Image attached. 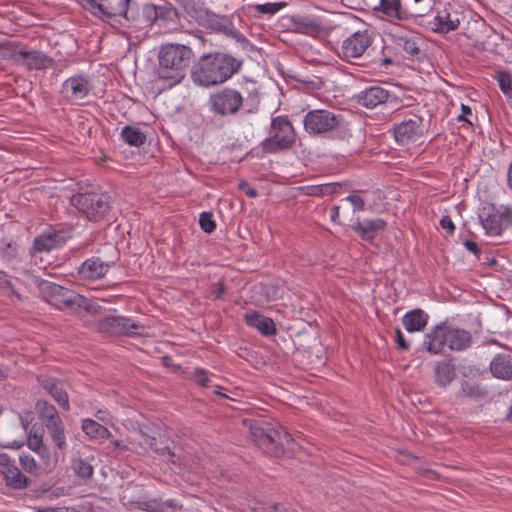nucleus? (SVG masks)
<instances>
[{"instance_id": "obj_11", "label": "nucleus", "mask_w": 512, "mask_h": 512, "mask_svg": "<svg viewBox=\"0 0 512 512\" xmlns=\"http://www.w3.org/2000/svg\"><path fill=\"white\" fill-rule=\"evenodd\" d=\"M141 441L139 442L141 447L144 449L150 448L159 456L163 457L167 462L171 463L173 467L171 469L179 472L183 469H192V465L188 463L185 456L176 455L175 452L171 451L168 444L165 441L159 440L154 436H150L144 432H140Z\"/></svg>"}, {"instance_id": "obj_32", "label": "nucleus", "mask_w": 512, "mask_h": 512, "mask_svg": "<svg viewBox=\"0 0 512 512\" xmlns=\"http://www.w3.org/2000/svg\"><path fill=\"white\" fill-rule=\"evenodd\" d=\"M380 10L390 19L405 20L410 16L401 0H380Z\"/></svg>"}, {"instance_id": "obj_59", "label": "nucleus", "mask_w": 512, "mask_h": 512, "mask_svg": "<svg viewBox=\"0 0 512 512\" xmlns=\"http://www.w3.org/2000/svg\"><path fill=\"white\" fill-rule=\"evenodd\" d=\"M379 62L381 66H387L388 64H391L392 61L390 58H381L379 59Z\"/></svg>"}, {"instance_id": "obj_4", "label": "nucleus", "mask_w": 512, "mask_h": 512, "mask_svg": "<svg viewBox=\"0 0 512 512\" xmlns=\"http://www.w3.org/2000/svg\"><path fill=\"white\" fill-rule=\"evenodd\" d=\"M297 141L296 130L287 115L271 118L268 136L261 142L263 152L277 154L291 150Z\"/></svg>"}, {"instance_id": "obj_58", "label": "nucleus", "mask_w": 512, "mask_h": 512, "mask_svg": "<svg viewBox=\"0 0 512 512\" xmlns=\"http://www.w3.org/2000/svg\"><path fill=\"white\" fill-rule=\"evenodd\" d=\"M213 392L214 394L222 396L224 398L227 397V395L222 392V388L220 386H215Z\"/></svg>"}, {"instance_id": "obj_41", "label": "nucleus", "mask_w": 512, "mask_h": 512, "mask_svg": "<svg viewBox=\"0 0 512 512\" xmlns=\"http://www.w3.org/2000/svg\"><path fill=\"white\" fill-rule=\"evenodd\" d=\"M286 6L285 2H275V3H264L250 6L255 12L260 14L274 15L282 8Z\"/></svg>"}, {"instance_id": "obj_39", "label": "nucleus", "mask_w": 512, "mask_h": 512, "mask_svg": "<svg viewBox=\"0 0 512 512\" xmlns=\"http://www.w3.org/2000/svg\"><path fill=\"white\" fill-rule=\"evenodd\" d=\"M37 409L39 410L41 418L44 420L46 426L49 423L61 421L55 407L53 405L49 404L48 402L38 401Z\"/></svg>"}, {"instance_id": "obj_37", "label": "nucleus", "mask_w": 512, "mask_h": 512, "mask_svg": "<svg viewBox=\"0 0 512 512\" xmlns=\"http://www.w3.org/2000/svg\"><path fill=\"white\" fill-rule=\"evenodd\" d=\"M395 44L409 56H415L420 51L417 45L416 37H411L408 35L395 36Z\"/></svg>"}, {"instance_id": "obj_12", "label": "nucleus", "mask_w": 512, "mask_h": 512, "mask_svg": "<svg viewBox=\"0 0 512 512\" xmlns=\"http://www.w3.org/2000/svg\"><path fill=\"white\" fill-rule=\"evenodd\" d=\"M463 19L464 15L461 8L449 3L443 9L437 11L430 25L434 32L446 34L456 30Z\"/></svg>"}, {"instance_id": "obj_20", "label": "nucleus", "mask_w": 512, "mask_h": 512, "mask_svg": "<svg viewBox=\"0 0 512 512\" xmlns=\"http://www.w3.org/2000/svg\"><path fill=\"white\" fill-rule=\"evenodd\" d=\"M292 30L304 35L317 37L325 32V28L318 19L310 16L297 15L291 18Z\"/></svg>"}, {"instance_id": "obj_9", "label": "nucleus", "mask_w": 512, "mask_h": 512, "mask_svg": "<svg viewBox=\"0 0 512 512\" xmlns=\"http://www.w3.org/2000/svg\"><path fill=\"white\" fill-rule=\"evenodd\" d=\"M372 41L371 31L358 30L342 41L336 53L342 60L352 63L354 59L360 58L365 53Z\"/></svg>"}, {"instance_id": "obj_51", "label": "nucleus", "mask_w": 512, "mask_h": 512, "mask_svg": "<svg viewBox=\"0 0 512 512\" xmlns=\"http://www.w3.org/2000/svg\"><path fill=\"white\" fill-rule=\"evenodd\" d=\"M239 189L250 198H256L258 196L257 190L252 188L247 182L239 183Z\"/></svg>"}, {"instance_id": "obj_15", "label": "nucleus", "mask_w": 512, "mask_h": 512, "mask_svg": "<svg viewBox=\"0 0 512 512\" xmlns=\"http://www.w3.org/2000/svg\"><path fill=\"white\" fill-rule=\"evenodd\" d=\"M68 239L69 235L66 232L50 229L42 232L34 239L33 250L40 253L50 252L62 247Z\"/></svg>"}, {"instance_id": "obj_38", "label": "nucleus", "mask_w": 512, "mask_h": 512, "mask_svg": "<svg viewBox=\"0 0 512 512\" xmlns=\"http://www.w3.org/2000/svg\"><path fill=\"white\" fill-rule=\"evenodd\" d=\"M47 429L51 435L53 441L56 443L60 450H64L67 447L66 437L64 429L62 427V421L47 424Z\"/></svg>"}, {"instance_id": "obj_60", "label": "nucleus", "mask_w": 512, "mask_h": 512, "mask_svg": "<svg viewBox=\"0 0 512 512\" xmlns=\"http://www.w3.org/2000/svg\"><path fill=\"white\" fill-rule=\"evenodd\" d=\"M146 505V510H149V511H152L154 512L155 511V506L152 504V503H145Z\"/></svg>"}, {"instance_id": "obj_33", "label": "nucleus", "mask_w": 512, "mask_h": 512, "mask_svg": "<svg viewBox=\"0 0 512 512\" xmlns=\"http://www.w3.org/2000/svg\"><path fill=\"white\" fill-rule=\"evenodd\" d=\"M307 196H324L334 194L340 189L339 183H325L317 185H307L299 188Z\"/></svg>"}, {"instance_id": "obj_1", "label": "nucleus", "mask_w": 512, "mask_h": 512, "mask_svg": "<svg viewBox=\"0 0 512 512\" xmlns=\"http://www.w3.org/2000/svg\"><path fill=\"white\" fill-rule=\"evenodd\" d=\"M194 57L190 47L178 43H166L161 45L158 52V78L166 82L168 87L180 83Z\"/></svg>"}, {"instance_id": "obj_56", "label": "nucleus", "mask_w": 512, "mask_h": 512, "mask_svg": "<svg viewBox=\"0 0 512 512\" xmlns=\"http://www.w3.org/2000/svg\"><path fill=\"white\" fill-rule=\"evenodd\" d=\"M507 180H508V186L512 190V162L510 163L509 168H508Z\"/></svg>"}, {"instance_id": "obj_29", "label": "nucleus", "mask_w": 512, "mask_h": 512, "mask_svg": "<svg viewBox=\"0 0 512 512\" xmlns=\"http://www.w3.org/2000/svg\"><path fill=\"white\" fill-rule=\"evenodd\" d=\"M40 383L63 409L69 410L68 395L62 383L51 378L41 379Z\"/></svg>"}, {"instance_id": "obj_23", "label": "nucleus", "mask_w": 512, "mask_h": 512, "mask_svg": "<svg viewBox=\"0 0 512 512\" xmlns=\"http://www.w3.org/2000/svg\"><path fill=\"white\" fill-rule=\"evenodd\" d=\"M447 346L451 350L462 351L470 347L472 336L470 332L446 324Z\"/></svg>"}, {"instance_id": "obj_55", "label": "nucleus", "mask_w": 512, "mask_h": 512, "mask_svg": "<svg viewBox=\"0 0 512 512\" xmlns=\"http://www.w3.org/2000/svg\"><path fill=\"white\" fill-rule=\"evenodd\" d=\"M339 218V207L338 206H334L331 210V220L334 222V223H337V220Z\"/></svg>"}, {"instance_id": "obj_2", "label": "nucleus", "mask_w": 512, "mask_h": 512, "mask_svg": "<svg viewBox=\"0 0 512 512\" xmlns=\"http://www.w3.org/2000/svg\"><path fill=\"white\" fill-rule=\"evenodd\" d=\"M238 70L236 60L226 54L215 53L201 57L197 67L192 72L195 84L211 87L227 81Z\"/></svg>"}, {"instance_id": "obj_14", "label": "nucleus", "mask_w": 512, "mask_h": 512, "mask_svg": "<svg viewBox=\"0 0 512 512\" xmlns=\"http://www.w3.org/2000/svg\"><path fill=\"white\" fill-rule=\"evenodd\" d=\"M91 89L92 86L86 77L75 75L63 82L61 92L71 103H79L89 95Z\"/></svg>"}, {"instance_id": "obj_36", "label": "nucleus", "mask_w": 512, "mask_h": 512, "mask_svg": "<svg viewBox=\"0 0 512 512\" xmlns=\"http://www.w3.org/2000/svg\"><path fill=\"white\" fill-rule=\"evenodd\" d=\"M123 140L130 146L139 147L146 141V136L140 129L132 126H125L121 131Z\"/></svg>"}, {"instance_id": "obj_45", "label": "nucleus", "mask_w": 512, "mask_h": 512, "mask_svg": "<svg viewBox=\"0 0 512 512\" xmlns=\"http://www.w3.org/2000/svg\"><path fill=\"white\" fill-rule=\"evenodd\" d=\"M73 469L76 474L82 477H90L93 473L92 466L82 459L73 461Z\"/></svg>"}, {"instance_id": "obj_21", "label": "nucleus", "mask_w": 512, "mask_h": 512, "mask_svg": "<svg viewBox=\"0 0 512 512\" xmlns=\"http://www.w3.org/2000/svg\"><path fill=\"white\" fill-rule=\"evenodd\" d=\"M389 97V91L380 86H371L357 95V102L368 109L384 104Z\"/></svg>"}, {"instance_id": "obj_53", "label": "nucleus", "mask_w": 512, "mask_h": 512, "mask_svg": "<svg viewBox=\"0 0 512 512\" xmlns=\"http://www.w3.org/2000/svg\"><path fill=\"white\" fill-rule=\"evenodd\" d=\"M462 113L458 116L459 121H466L469 124H472L470 120L467 119V115L472 114V110L469 106L462 104L461 106Z\"/></svg>"}, {"instance_id": "obj_3", "label": "nucleus", "mask_w": 512, "mask_h": 512, "mask_svg": "<svg viewBox=\"0 0 512 512\" xmlns=\"http://www.w3.org/2000/svg\"><path fill=\"white\" fill-rule=\"evenodd\" d=\"M95 17L113 27L124 26V22H137L138 3L135 0H77Z\"/></svg>"}, {"instance_id": "obj_7", "label": "nucleus", "mask_w": 512, "mask_h": 512, "mask_svg": "<svg viewBox=\"0 0 512 512\" xmlns=\"http://www.w3.org/2000/svg\"><path fill=\"white\" fill-rule=\"evenodd\" d=\"M41 289L45 300L59 310L80 313L90 309L89 300L73 290L48 281L41 284Z\"/></svg>"}, {"instance_id": "obj_44", "label": "nucleus", "mask_w": 512, "mask_h": 512, "mask_svg": "<svg viewBox=\"0 0 512 512\" xmlns=\"http://www.w3.org/2000/svg\"><path fill=\"white\" fill-rule=\"evenodd\" d=\"M199 225L206 233H212L216 229V223L210 212H202L199 217Z\"/></svg>"}, {"instance_id": "obj_42", "label": "nucleus", "mask_w": 512, "mask_h": 512, "mask_svg": "<svg viewBox=\"0 0 512 512\" xmlns=\"http://www.w3.org/2000/svg\"><path fill=\"white\" fill-rule=\"evenodd\" d=\"M498 86L505 96L511 97L512 95V78L505 71H499L495 75Z\"/></svg>"}, {"instance_id": "obj_62", "label": "nucleus", "mask_w": 512, "mask_h": 512, "mask_svg": "<svg viewBox=\"0 0 512 512\" xmlns=\"http://www.w3.org/2000/svg\"><path fill=\"white\" fill-rule=\"evenodd\" d=\"M414 1H415V3H420V2H422L423 0H414Z\"/></svg>"}, {"instance_id": "obj_31", "label": "nucleus", "mask_w": 512, "mask_h": 512, "mask_svg": "<svg viewBox=\"0 0 512 512\" xmlns=\"http://www.w3.org/2000/svg\"><path fill=\"white\" fill-rule=\"evenodd\" d=\"M435 381L438 386L446 387L455 378V367L449 361L437 362L434 368Z\"/></svg>"}, {"instance_id": "obj_16", "label": "nucleus", "mask_w": 512, "mask_h": 512, "mask_svg": "<svg viewBox=\"0 0 512 512\" xmlns=\"http://www.w3.org/2000/svg\"><path fill=\"white\" fill-rule=\"evenodd\" d=\"M15 59L29 70L47 69L53 65V59L39 50L20 49L15 53Z\"/></svg>"}, {"instance_id": "obj_17", "label": "nucleus", "mask_w": 512, "mask_h": 512, "mask_svg": "<svg viewBox=\"0 0 512 512\" xmlns=\"http://www.w3.org/2000/svg\"><path fill=\"white\" fill-rule=\"evenodd\" d=\"M113 265L114 261H104L100 257L93 256L82 263L78 273L82 279L98 280L104 277Z\"/></svg>"}, {"instance_id": "obj_5", "label": "nucleus", "mask_w": 512, "mask_h": 512, "mask_svg": "<svg viewBox=\"0 0 512 512\" xmlns=\"http://www.w3.org/2000/svg\"><path fill=\"white\" fill-rule=\"evenodd\" d=\"M303 127L310 136L331 138L343 130L344 118L329 109H313L304 115Z\"/></svg>"}, {"instance_id": "obj_49", "label": "nucleus", "mask_w": 512, "mask_h": 512, "mask_svg": "<svg viewBox=\"0 0 512 512\" xmlns=\"http://www.w3.org/2000/svg\"><path fill=\"white\" fill-rule=\"evenodd\" d=\"M182 506L178 505L175 501L169 500L162 504L160 512H177L181 510Z\"/></svg>"}, {"instance_id": "obj_24", "label": "nucleus", "mask_w": 512, "mask_h": 512, "mask_svg": "<svg viewBox=\"0 0 512 512\" xmlns=\"http://www.w3.org/2000/svg\"><path fill=\"white\" fill-rule=\"evenodd\" d=\"M447 345L446 324L437 325L424 337L423 346L431 354H439Z\"/></svg>"}, {"instance_id": "obj_25", "label": "nucleus", "mask_w": 512, "mask_h": 512, "mask_svg": "<svg viewBox=\"0 0 512 512\" xmlns=\"http://www.w3.org/2000/svg\"><path fill=\"white\" fill-rule=\"evenodd\" d=\"M244 320L248 326L257 329L264 336H271L276 333L274 321L257 311L246 312Z\"/></svg>"}, {"instance_id": "obj_22", "label": "nucleus", "mask_w": 512, "mask_h": 512, "mask_svg": "<svg viewBox=\"0 0 512 512\" xmlns=\"http://www.w3.org/2000/svg\"><path fill=\"white\" fill-rule=\"evenodd\" d=\"M387 222L382 218L364 219L362 221H356L352 225L353 231H355L363 240L371 241L375 238L379 231L386 228Z\"/></svg>"}, {"instance_id": "obj_61", "label": "nucleus", "mask_w": 512, "mask_h": 512, "mask_svg": "<svg viewBox=\"0 0 512 512\" xmlns=\"http://www.w3.org/2000/svg\"><path fill=\"white\" fill-rule=\"evenodd\" d=\"M57 508H53V507H48L45 511H41V512H57Z\"/></svg>"}, {"instance_id": "obj_18", "label": "nucleus", "mask_w": 512, "mask_h": 512, "mask_svg": "<svg viewBox=\"0 0 512 512\" xmlns=\"http://www.w3.org/2000/svg\"><path fill=\"white\" fill-rule=\"evenodd\" d=\"M137 324L129 318L122 316H106L99 322V330L109 334L136 333Z\"/></svg>"}, {"instance_id": "obj_26", "label": "nucleus", "mask_w": 512, "mask_h": 512, "mask_svg": "<svg viewBox=\"0 0 512 512\" xmlns=\"http://www.w3.org/2000/svg\"><path fill=\"white\" fill-rule=\"evenodd\" d=\"M164 8L156 6L152 3L144 4L142 7L138 5V21L137 22H124L126 24H134L136 26L150 27L152 24L163 15Z\"/></svg>"}, {"instance_id": "obj_50", "label": "nucleus", "mask_w": 512, "mask_h": 512, "mask_svg": "<svg viewBox=\"0 0 512 512\" xmlns=\"http://www.w3.org/2000/svg\"><path fill=\"white\" fill-rule=\"evenodd\" d=\"M440 226L442 229L447 230L449 234H453L455 231V225L449 216H443L441 218Z\"/></svg>"}, {"instance_id": "obj_57", "label": "nucleus", "mask_w": 512, "mask_h": 512, "mask_svg": "<svg viewBox=\"0 0 512 512\" xmlns=\"http://www.w3.org/2000/svg\"><path fill=\"white\" fill-rule=\"evenodd\" d=\"M224 293H225L224 287L219 286L218 289L215 291V298H217V299L221 298Z\"/></svg>"}, {"instance_id": "obj_34", "label": "nucleus", "mask_w": 512, "mask_h": 512, "mask_svg": "<svg viewBox=\"0 0 512 512\" xmlns=\"http://www.w3.org/2000/svg\"><path fill=\"white\" fill-rule=\"evenodd\" d=\"M83 432L91 438L107 439L110 436L109 430L92 419L82 421Z\"/></svg>"}, {"instance_id": "obj_47", "label": "nucleus", "mask_w": 512, "mask_h": 512, "mask_svg": "<svg viewBox=\"0 0 512 512\" xmlns=\"http://www.w3.org/2000/svg\"><path fill=\"white\" fill-rule=\"evenodd\" d=\"M28 447L36 452L38 455L41 453V450H44L46 447L43 445V440L41 436L36 434H30L27 440Z\"/></svg>"}, {"instance_id": "obj_40", "label": "nucleus", "mask_w": 512, "mask_h": 512, "mask_svg": "<svg viewBox=\"0 0 512 512\" xmlns=\"http://www.w3.org/2000/svg\"><path fill=\"white\" fill-rule=\"evenodd\" d=\"M39 457L42 460V463H40L41 471L50 473L55 469L58 463V458L55 454H52L47 448H45L44 450H41Z\"/></svg>"}, {"instance_id": "obj_28", "label": "nucleus", "mask_w": 512, "mask_h": 512, "mask_svg": "<svg viewBox=\"0 0 512 512\" xmlns=\"http://www.w3.org/2000/svg\"><path fill=\"white\" fill-rule=\"evenodd\" d=\"M490 371L498 379H512V356L508 354L496 355L490 363Z\"/></svg>"}, {"instance_id": "obj_30", "label": "nucleus", "mask_w": 512, "mask_h": 512, "mask_svg": "<svg viewBox=\"0 0 512 512\" xmlns=\"http://www.w3.org/2000/svg\"><path fill=\"white\" fill-rule=\"evenodd\" d=\"M208 25L214 31L221 32L233 38H238L240 35L232 21L226 16L211 15L208 18Z\"/></svg>"}, {"instance_id": "obj_19", "label": "nucleus", "mask_w": 512, "mask_h": 512, "mask_svg": "<svg viewBox=\"0 0 512 512\" xmlns=\"http://www.w3.org/2000/svg\"><path fill=\"white\" fill-rule=\"evenodd\" d=\"M423 119L412 116L395 126L394 132L397 141L406 142L422 134Z\"/></svg>"}, {"instance_id": "obj_54", "label": "nucleus", "mask_w": 512, "mask_h": 512, "mask_svg": "<svg viewBox=\"0 0 512 512\" xmlns=\"http://www.w3.org/2000/svg\"><path fill=\"white\" fill-rule=\"evenodd\" d=\"M464 246L468 251L472 252L473 254H477L479 252L477 244L473 241H465Z\"/></svg>"}, {"instance_id": "obj_43", "label": "nucleus", "mask_w": 512, "mask_h": 512, "mask_svg": "<svg viewBox=\"0 0 512 512\" xmlns=\"http://www.w3.org/2000/svg\"><path fill=\"white\" fill-rule=\"evenodd\" d=\"M19 462L22 466V468L31 474H38V472L41 470L40 464L36 462L34 457H32L30 454L22 453L19 456Z\"/></svg>"}, {"instance_id": "obj_48", "label": "nucleus", "mask_w": 512, "mask_h": 512, "mask_svg": "<svg viewBox=\"0 0 512 512\" xmlns=\"http://www.w3.org/2000/svg\"><path fill=\"white\" fill-rule=\"evenodd\" d=\"M344 200L351 203V205L354 208V211H362L365 208V201L359 195L351 194L348 195Z\"/></svg>"}, {"instance_id": "obj_6", "label": "nucleus", "mask_w": 512, "mask_h": 512, "mask_svg": "<svg viewBox=\"0 0 512 512\" xmlns=\"http://www.w3.org/2000/svg\"><path fill=\"white\" fill-rule=\"evenodd\" d=\"M249 430L252 440L266 453L278 455L292 442L291 435L282 426L275 428L268 422H251Z\"/></svg>"}, {"instance_id": "obj_52", "label": "nucleus", "mask_w": 512, "mask_h": 512, "mask_svg": "<svg viewBox=\"0 0 512 512\" xmlns=\"http://www.w3.org/2000/svg\"><path fill=\"white\" fill-rule=\"evenodd\" d=\"M396 344L402 350H408L410 345L405 340L404 335L400 329H396Z\"/></svg>"}, {"instance_id": "obj_13", "label": "nucleus", "mask_w": 512, "mask_h": 512, "mask_svg": "<svg viewBox=\"0 0 512 512\" xmlns=\"http://www.w3.org/2000/svg\"><path fill=\"white\" fill-rule=\"evenodd\" d=\"M0 472L8 487L22 490L28 487L29 479L14 464V461L6 453H0Z\"/></svg>"}, {"instance_id": "obj_46", "label": "nucleus", "mask_w": 512, "mask_h": 512, "mask_svg": "<svg viewBox=\"0 0 512 512\" xmlns=\"http://www.w3.org/2000/svg\"><path fill=\"white\" fill-rule=\"evenodd\" d=\"M191 378L200 386L206 387L210 381L208 372L202 368H196Z\"/></svg>"}, {"instance_id": "obj_10", "label": "nucleus", "mask_w": 512, "mask_h": 512, "mask_svg": "<svg viewBox=\"0 0 512 512\" xmlns=\"http://www.w3.org/2000/svg\"><path fill=\"white\" fill-rule=\"evenodd\" d=\"M242 104L241 93L231 88H224L211 94L208 100L210 111L222 117L237 113Z\"/></svg>"}, {"instance_id": "obj_35", "label": "nucleus", "mask_w": 512, "mask_h": 512, "mask_svg": "<svg viewBox=\"0 0 512 512\" xmlns=\"http://www.w3.org/2000/svg\"><path fill=\"white\" fill-rule=\"evenodd\" d=\"M480 222L489 236H497L502 232L501 222L496 214L483 212L480 215Z\"/></svg>"}, {"instance_id": "obj_27", "label": "nucleus", "mask_w": 512, "mask_h": 512, "mask_svg": "<svg viewBox=\"0 0 512 512\" xmlns=\"http://www.w3.org/2000/svg\"><path fill=\"white\" fill-rule=\"evenodd\" d=\"M429 316L422 309H413L402 318V324L409 333L423 331L428 323Z\"/></svg>"}, {"instance_id": "obj_8", "label": "nucleus", "mask_w": 512, "mask_h": 512, "mask_svg": "<svg viewBox=\"0 0 512 512\" xmlns=\"http://www.w3.org/2000/svg\"><path fill=\"white\" fill-rule=\"evenodd\" d=\"M73 205L90 221L102 220L110 210L109 197L103 193H81L73 196Z\"/></svg>"}]
</instances>
